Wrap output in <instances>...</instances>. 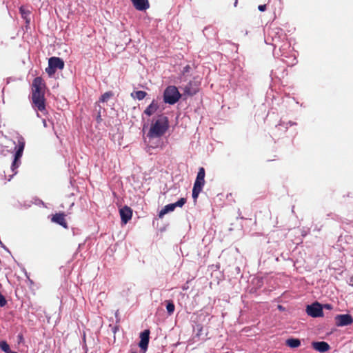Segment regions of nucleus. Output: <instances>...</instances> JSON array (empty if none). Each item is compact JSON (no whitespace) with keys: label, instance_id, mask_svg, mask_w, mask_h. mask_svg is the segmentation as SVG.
I'll list each match as a JSON object with an SVG mask.
<instances>
[{"label":"nucleus","instance_id":"c85d7f7f","mask_svg":"<svg viewBox=\"0 0 353 353\" xmlns=\"http://www.w3.org/2000/svg\"><path fill=\"white\" fill-rule=\"evenodd\" d=\"M150 147L155 148H157L158 146L157 145H150Z\"/></svg>","mask_w":353,"mask_h":353},{"label":"nucleus","instance_id":"412c9836","mask_svg":"<svg viewBox=\"0 0 353 353\" xmlns=\"http://www.w3.org/2000/svg\"><path fill=\"white\" fill-rule=\"evenodd\" d=\"M112 95L113 93L112 92H106L101 96L99 101L102 103L106 102Z\"/></svg>","mask_w":353,"mask_h":353},{"label":"nucleus","instance_id":"9b49d317","mask_svg":"<svg viewBox=\"0 0 353 353\" xmlns=\"http://www.w3.org/2000/svg\"><path fill=\"white\" fill-rule=\"evenodd\" d=\"M121 219L123 223L126 224L132 218V210L128 206H124L119 210Z\"/></svg>","mask_w":353,"mask_h":353},{"label":"nucleus","instance_id":"6ab92c4d","mask_svg":"<svg viewBox=\"0 0 353 353\" xmlns=\"http://www.w3.org/2000/svg\"><path fill=\"white\" fill-rule=\"evenodd\" d=\"M147 92L142 90L135 91L131 94L132 97L142 100L147 96Z\"/></svg>","mask_w":353,"mask_h":353},{"label":"nucleus","instance_id":"6e6552de","mask_svg":"<svg viewBox=\"0 0 353 353\" xmlns=\"http://www.w3.org/2000/svg\"><path fill=\"white\" fill-rule=\"evenodd\" d=\"M335 325L337 327L350 325L353 323V317L349 314H338L334 317Z\"/></svg>","mask_w":353,"mask_h":353},{"label":"nucleus","instance_id":"a878e982","mask_svg":"<svg viewBox=\"0 0 353 353\" xmlns=\"http://www.w3.org/2000/svg\"><path fill=\"white\" fill-rule=\"evenodd\" d=\"M258 9L261 11V12H264L265 10H266V5L265 4H263V5H259V7H258Z\"/></svg>","mask_w":353,"mask_h":353},{"label":"nucleus","instance_id":"423d86ee","mask_svg":"<svg viewBox=\"0 0 353 353\" xmlns=\"http://www.w3.org/2000/svg\"><path fill=\"white\" fill-rule=\"evenodd\" d=\"M25 148V141L23 139H21L18 141V144L16 147L17 150L14 154V159L12 162L11 169L12 172H14V170L18 168V167L20 165V159L22 157L23 150Z\"/></svg>","mask_w":353,"mask_h":353},{"label":"nucleus","instance_id":"7ed1b4c3","mask_svg":"<svg viewBox=\"0 0 353 353\" xmlns=\"http://www.w3.org/2000/svg\"><path fill=\"white\" fill-rule=\"evenodd\" d=\"M205 169L203 167L200 168L192 189V198L194 202L196 201L197 198L205 185Z\"/></svg>","mask_w":353,"mask_h":353},{"label":"nucleus","instance_id":"5701e85b","mask_svg":"<svg viewBox=\"0 0 353 353\" xmlns=\"http://www.w3.org/2000/svg\"><path fill=\"white\" fill-rule=\"evenodd\" d=\"M20 13L23 18L26 20V22L28 23L29 21L27 19V16L29 14V12L26 10L23 7L20 8Z\"/></svg>","mask_w":353,"mask_h":353},{"label":"nucleus","instance_id":"2eb2a0df","mask_svg":"<svg viewBox=\"0 0 353 353\" xmlns=\"http://www.w3.org/2000/svg\"><path fill=\"white\" fill-rule=\"evenodd\" d=\"M134 7L140 11L145 10L149 8L150 3L148 0H131Z\"/></svg>","mask_w":353,"mask_h":353},{"label":"nucleus","instance_id":"4468645a","mask_svg":"<svg viewBox=\"0 0 353 353\" xmlns=\"http://www.w3.org/2000/svg\"><path fill=\"white\" fill-rule=\"evenodd\" d=\"M312 346L315 350L319 352H325L330 349V345L325 341L312 342Z\"/></svg>","mask_w":353,"mask_h":353},{"label":"nucleus","instance_id":"f8f14e48","mask_svg":"<svg viewBox=\"0 0 353 353\" xmlns=\"http://www.w3.org/2000/svg\"><path fill=\"white\" fill-rule=\"evenodd\" d=\"M51 221L61 225L65 229L68 228L67 221L65 219L64 213H56L55 214L52 215Z\"/></svg>","mask_w":353,"mask_h":353},{"label":"nucleus","instance_id":"f3484780","mask_svg":"<svg viewBox=\"0 0 353 353\" xmlns=\"http://www.w3.org/2000/svg\"><path fill=\"white\" fill-rule=\"evenodd\" d=\"M286 345L291 348H296L301 345V341L299 339H288L286 340Z\"/></svg>","mask_w":353,"mask_h":353},{"label":"nucleus","instance_id":"0eeeda50","mask_svg":"<svg viewBox=\"0 0 353 353\" xmlns=\"http://www.w3.org/2000/svg\"><path fill=\"white\" fill-rule=\"evenodd\" d=\"M187 202V199L185 198H181L179 201L174 203H170L164 206L163 208L159 213V217L163 218V216L170 212H172L175 210L176 207L182 208Z\"/></svg>","mask_w":353,"mask_h":353},{"label":"nucleus","instance_id":"9d476101","mask_svg":"<svg viewBox=\"0 0 353 353\" xmlns=\"http://www.w3.org/2000/svg\"><path fill=\"white\" fill-rule=\"evenodd\" d=\"M199 90V83L195 81H190L183 88L185 95L193 96L196 94Z\"/></svg>","mask_w":353,"mask_h":353},{"label":"nucleus","instance_id":"2f4dec72","mask_svg":"<svg viewBox=\"0 0 353 353\" xmlns=\"http://www.w3.org/2000/svg\"><path fill=\"white\" fill-rule=\"evenodd\" d=\"M10 353H17V352L11 351Z\"/></svg>","mask_w":353,"mask_h":353},{"label":"nucleus","instance_id":"aec40b11","mask_svg":"<svg viewBox=\"0 0 353 353\" xmlns=\"http://www.w3.org/2000/svg\"><path fill=\"white\" fill-rule=\"evenodd\" d=\"M0 349L6 353H10L11 352L10 346L6 341H0Z\"/></svg>","mask_w":353,"mask_h":353},{"label":"nucleus","instance_id":"a211bd4d","mask_svg":"<svg viewBox=\"0 0 353 353\" xmlns=\"http://www.w3.org/2000/svg\"><path fill=\"white\" fill-rule=\"evenodd\" d=\"M207 336V333L203 336V326L200 324L196 325V332L194 336V339L197 338L199 340H205V336Z\"/></svg>","mask_w":353,"mask_h":353},{"label":"nucleus","instance_id":"cd10ccee","mask_svg":"<svg viewBox=\"0 0 353 353\" xmlns=\"http://www.w3.org/2000/svg\"><path fill=\"white\" fill-rule=\"evenodd\" d=\"M18 339H19V342H21L23 340V335L22 334H19L18 335Z\"/></svg>","mask_w":353,"mask_h":353},{"label":"nucleus","instance_id":"b1692460","mask_svg":"<svg viewBox=\"0 0 353 353\" xmlns=\"http://www.w3.org/2000/svg\"><path fill=\"white\" fill-rule=\"evenodd\" d=\"M7 301L3 294L0 292V306L3 307L6 305Z\"/></svg>","mask_w":353,"mask_h":353},{"label":"nucleus","instance_id":"c756f323","mask_svg":"<svg viewBox=\"0 0 353 353\" xmlns=\"http://www.w3.org/2000/svg\"><path fill=\"white\" fill-rule=\"evenodd\" d=\"M278 307H279V308L280 310H282V306H281V305H279Z\"/></svg>","mask_w":353,"mask_h":353},{"label":"nucleus","instance_id":"bb28decb","mask_svg":"<svg viewBox=\"0 0 353 353\" xmlns=\"http://www.w3.org/2000/svg\"><path fill=\"white\" fill-rule=\"evenodd\" d=\"M102 119H101V114H100V112H99V114L97 115V121L98 123H100Z\"/></svg>","mask_w":353,"mask_h":353},{"label":"nucleus","instance_id":"1a4fd4ad","mask_svg":"<svg viewBox=\"0 0 353 353\" xmlns=\"http://www.w3.org/2000/svg\"><path fill=\"white\" fill-rule=\"evenodd\" d=\"M306 312L312 317H320L323 315L322 306L318 302L307 305L306 307Z\"/></svg>","mask_w":353,"mask_h":353},{"label":"nucleus","instance_id":"f03ea898","mask_svg":"<svg viewBox=\"0 0 353 353\" xmlns=\"http://www.w3.org/2000/svg\"><path fill=\"white\" fill-rule=\"evenodd\" d=\"M169 128V121L167 117L160 115L157 119L152 124L148 133V137L150 139L161 137L163 136Z\"/></svg>","mask_w":353,"mask_h":353},{"label":"nucleus","instance_id":"dca6fc26","mask_svg":"<svg viewBox=\"0 0 353 353\" xmlns=\"http://www.w3.org/2000/svg\"><path fill=\"white\" fill-rule=\"evenodd\" d=\"M158 108V102L156 100H152V103L144 110V114H145L148 117H150L151 115L156 112Z\"/></svg>","mask_w":353,"mask_h":353},{"label":"nucleus","instance_id":"4be33fe9","mask_svg":"<svg viewBox=\"0 0 353 353\" xmlns=\"http://www.w3.org/2000/svg\"><path fill=\"white\" fill-rule=\"evenodd\" d=\"M166 309L169 314H172L175 309L174 304L173 303L172 301H166Z\"/></svg>","mask_w":353,"mask_h":353},{"label":"nucleus","instance_id":"f257e3e1","mask_svg":"<svg viewBox=\"0 0 353 353\" xmlns=\"http://www.w3.org/2000/svg\"><path fill=\"white\" fill-rule=\"evenodd\" d=\"M32 101L34 108L40 112L46 110V83L40 77H36L32 84Z\"/></svg>","mask_w":353,"mask_h":353},{"label":"nucleus","instance_id":"ddd939ff","mask_svg":"<svg viewBox=\"0 0 353 353\" xmlns=\"http://www.w3.org/2000/svg\"><path fill=\"white\" fill-rule=\"evenodd\" d=\"M150 330H145L143 332H142L140 334V339L141 341L139 342V347L142 350H146L149 343V339H150Z\"/></svg>","mask_w":353,"mask_h":353},{"label":"nucleus","instance_id":"7c9ffc66","mask_svg":"<svg viewBox=\"0 0 353 353\" xmlns=\"http://www.w3.org/2000/svg\"><path fill=\"white\" fill-rule=\"evenodd\" d=\"M325 307H326L327 308H330V305H325Z\"/></svg>","mask_w":353,"mask_h":353},{"label":"nucleus","instance_id":"393cba45","mask_svg":"<svg viewBox=\"0 0 353 353\" xmlns=\"http://www.w3.org/2000/svg\"><path fill=\"white\" fill-rule=\"evenodd\" d=\"M190 69H191L190 66L189 65H187L186 66H185L183 68L182 74L184 75L185 74L189 72Z\"/></svg>","mask_w":353,"mask_h":353},{"label":"nucleus","instance_id":"20e7f679","mask_svg":"<svg viewBox=\"0 0 353 353\" xmlns=\"http://www.w3.org/2000/svg\"><path fill=\"white\" fill-rule=\"evenodd\" d=\"M181 94L174 85L168 86L163 92V101L165 103L173 105L181 98Z\"/></svg>","mask_w":353,"mask_h":353},{"label":"nucleus","instance_id":"39448f33","mask_svg":"<svg viewBox=\"0 0 353 353\" xmlns=\"http://www.w3.org/2000/svg\"><path fill=\"white\" fill-rule=\"evenodd\" d=\"M64 68L63 61L56 57H52L48 60V67L46 68V72L49 76L53 75L57 69L62 70Z\"/></svg>","mask_w":353,"mask_h":353}]
</instances>
